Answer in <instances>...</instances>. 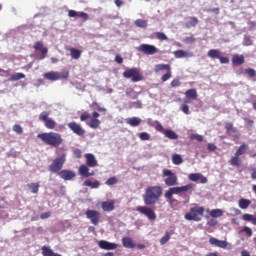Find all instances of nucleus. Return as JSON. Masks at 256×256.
Wrapping results in <instances>:
<instances>
[{
	"instance_id": "39",
	"label": "nucleus",
	"mask_w": 256,
	"mask_h": 256,
	"mask_svg": "<svg viewBox=\"0 0 256 256\" xmlns=\"http://www.w3.org/2000/svg\"><path fill=\"white\" fill-rule=\"evenodd\" d=\"M28 189H30L31 193L37 194L39 193V183H29L27 184Z\"/></svg>"
},
{
	"instance_id": "35",
	"label": "nucleus",
	"mask_w": 256,
	"mask_h": 256,
	"mask_svg": "<svg viewBox=\"0 0 256 256\" xmlns=\"http://www.w3.org/2000/svg\"><path fill=\"white\" fill-rule=\"evenodd\" d=\"M199 23V19L197 17H190V21L185 23L186 29H191V27H197V24Z\"/></svg>"
},
{
	"instance_id": "28",
	"label": "nucleus",
	"mask_w": 256,
	"mask_h": 256,
	"mask_svg": "<svg viewBox=\"0 0 256 256\" xmlns=\"http://www.w3.org/2000/svg\"><path fill=\"white\" fill-rule=\"evenodd\" d=\"M84 187H90L91 189H99L101 183L98 180H85L83 183Z\"/></svg>"
},
{
	"instance_id": "18",
	"label": "nucleus",
	"mask_w": 256,
	"mask_h": 256,
	"mask_svg": "<svg viewBox=\"0 0 256 256\" xmlns=\"http://www.w3.org/2000/svg\"><path fill=\"white\" fill-rule=\"evenodd\" d=\"M210 245H214V247H220V249H227V241L219 240L215 237L209 238Z\"/></svg>"
},
{
	"instance_id": "14",
	"label": "nucleus",
	"mask_w": 256,
	"mask_h": 256,
	"mask_svg": "<svg viewBox=\"0 0 256 256\" xmlns=\"http://www.w3.org/2000/svg\"><path fill=\"white\" fill-rule=\"evenodd\" d=\"M68 128L72 133H75V135H78V137H84L85 136V129L81 126V124L77 122H70L67 124Z\"/></svg>"
},
{
	"instance_id": "61",
	"label": "nucleus",
	"mask_w": 256,
	"mask_h": 256,
	"mask_svg": "<svg viewBox=\"0 0 256 256\" xmlns=\"http://www.w3.org/2000/svg\"><path fill=\"white\" fill-rule=\"evenodd\" d=\"M207 149H208V151H217V145H215L213 143H208Z\"/></svg>"
},
{
	"instance_id": "53",
	"label": "nucleus",
	"mask_w": 256,
	"mask_h": 256,
	"mask_svg": "<svg viewBox=\"0 0 256 256\" xmlns=\"http://www.w3.org/2000/svg\"><path fill=\"white\" fill-rule=\"evenodd\" d=\"M13 131L15 133H17L18 135H21V133H23V127H21V125H19V124H15L13 126Z\"/></svg>"
},
{
	"instance_id": "31",
	"label": "nucleus",
	"mask_w": 256,
	"mask_h": 256,
	"mask_svg": "<svg viewBox=\"0 0 256 256\" xmlns=\"http://www.w3.org/2000/svg\"><path fill=\"white\" fill-rule=\"evenodd\" d=\"M163 135H165V137H167V139H172V140L179 139V135H177V133H175V131H173L171 129H165L163 132Z\"/></svg>"
},
{
	"instance_id": "25",
	"label": "nucleus",
	"mask_w": 256,
	"mask_h": 256,
	"mask_svg": "<svg viewBox=\"0 0 256 256\" xmlns=\"http://www.w3.org/2000/svg\"><path fill=\"white\" fill-rule=\"evenodd\" d=\"M122 245L125 249H135L136 244L133 242L131 237H123L122 238Z\"/></svg>"
},
{
	"instance_id": "48",
	"label": "nucleus",
	"mask_w": 256,
	"mask_h": 256,
	"mask_svg": "<svg viewBox=\"0 0 256 256\" xmlns=\"http://www.w3.org/2000/svg\"><path fill=\"white\" fill-rule=\"evenodd\" d=\"M225 129H226V133H231V131L232 133H237V130L233 128V123L231 122H228L225 124Z\"/></svg>"
},
{
	"instance_id": "19",
	"label": "nucleus",
	"mask_w": 256,
	"mask_h": 256,
	"mask_svg": "<svg viewBox=\"0 0 256 256\" xmlns=\"http://www.w3.org/2000/svg\"><path fill=\"white\" fill-rule=\"evenodd\" d=\"M101 208L103 211H106L107 213L115 211V200L103 201L101 203Z\"/></svg>"
},
{
	"instance_id": "60",
	"label": "nucleus",
	"mask_w": 256,
	"mask_h": 256,
	"mask_svg": "<svg viewBox=\"0 0 256 256\" xmlns=\"http://www.w3.org/2000/svg\"><path fill=\"white\" fill-rule=\"evenodd\" d=\"M190 139H195L196 141H199V142L203 141V137L199 134H192Z\"/></svg>"
},
{
	"instance_id": "24",
	"label": "nucleus",
	"mask_w": 256,
	"mask_h": 256,
	"mask_svg": "<svg viewBox=\"0 0 256 256\" xmlns=\"http://www.w3.org/2000/svg\"><path fill=\"white\" fill-rule=\"evenodd\" d=\"M245 63V56L234 54L232 57V65L233 67H239Z\"/></svg>"
},
{
	"instance_id": "54",
	"label": "nucleus",
	"mask_w": 256,
	"mask_h": 256,
	"mask_svg": "<svg viewBox=\"0 0 256 256\" xmlns=\"http://www.w3.org/2000/svg\"><path fill=\"white\" fill-rule=\"evenodd\" d=\"M196 39L194 36H188L184 38V43L191 45L193 43H195Z\"/></svg>"
},
{
	"instance_id": "44",
	"label": "nucleus",
	"mask_w": 256,
	"mask_h": 256,
	"mask_svg": "<svg viewBox=\"0 0 256 256\" xmlns=\"http://www.w3.org/2000/svg\"><path fill=\"white\" fill-rule=\"evenodd\" d=\"M170 239H171V234L169 232H166L165 235L160 239V245H165L169 243Z\"/></svg>"
},
{
	"instance_id": "41",
	"label": "nucleus",
	"mask_w": 256,
	"mask_h": 256,
	"mask_svg": "<svg viewBox=\"0 0 256 256\" xmlns=\"http://www.w3.org/2000/svg\"><path fill=\"white\" fill-rule=\"evenodd\" d=\"M210 217H223V210L221 209H213L209 212Z\"/></svg>"
},
{
	"instance_id": "50",
	"label": "nucleus",
	"mask_w": 256,
	"mask_h": 256,
	"mask_svg": "<svg viewBox=\"0 0 256 256\" xmlns=\"http://www.w3.org/2000/svg\"><path fill=\"white\" fill-rule=\"evenodd\" d=\"M139 138L141 139V141H149V139H151V135H149V133L147 132H141L139 134Z\"/></svg>"
},
{
	"instance_id": "56",
	"label": "nucleus",
	"mask_w": 256,
	"mask_h": 256,
	"mask_svg": "<svg viewBox=\"0 0 256 256\" xmlns=\"http://www.w3.org/2000/svg\"><path fill=\"white\" fill-rule=\"evenodd\" d=\"M220 63L222 65H227L229 63V58L228 57H224L223 55L220 54V57L218 58Z\"/></svg>"
},
{
	"instance_id": "9",
	"label": "nucleus",
	"mask_w": 256,
	"mask_h": 256,
	"mask_svg": "<svg viewBox=\"0 0 256 256\" xmlns=\"http://www.w3.org/2000/svg\"><path fill=\"white\" fill-rule=\"evenodd\" d=\"M154 71L155 73H160V71H166V73L161 77L162 83L169 81V79L173 77V74L171 72V65L169 64H157L154 67Z\"/></svg>"
},
{
	"instance_id": "22",
	"label": "nucleus",
	"mask_w": 256,
	"mask_h": 256,
	"mask_svg": "<svg viewBox=\"0 0 256 256\" xmlns=\"http://www.w3.org/2000/svg\"><path fill=\"white\" fill-rule=\"evenodd\" d=\"M68 17H80V19H83V21L89 20V14L85 12H77L75 10H69Z\"/></svg>"
},
{
	"instance_id": "62",
	"label": "nucleus",
	"mask_w": 256,
	"mask_h": 256,
	"mask_svg": "<svg viewBox=\"0 0 256 256\" xmlns=\"http://www.w3.org/2000/svg\"><path fill=\"white\" fill-rule=\"evenodd\" d=\"M49 217H51V212H44L40 216L41 219H49Z\"/></svg>"
},
{
	"instance_id": "13",
	"label": "nucleus",
	"mask_w": 256,
	"mask_h": 256,
	"mask_svg": "<svg viewBox=\"0 0 256 256\" xmlns=\"http://www.w3.org/2000/svg\"><path fill=\"white\" fill-rule=\"evenodd\" d=\"M86 218L90 220L92 225H99V221H101V213L97 210H87L85 212Z\"/></svg>"
},
{
	"instance_id": "2",
	"label": "nucleus",
	"mask_w": 256,
	"mask_h": 256,
	"mask_svg": "<svg viewBox=\"0 0 256 256\" xmlns=\"http://www.w3.org/2000/svg\"><path fill=\"white\" fill-rule=\"evenodd\" d=\"M84 157L86 159V165L85 164L80 165L78 169L79 175L86 178L95 176V171L89 172V167L91 168L99 167V162L97 161V158H95V155L91 153H86Z\"/></svg>"
},
{
	"instance_id": "27",
	"label": "nucleus",
	"mask_w": 256,
	"mask_h": 256,
	"mask_svg": "<svg viewBox=\"0 0 256 256\" xmlns=\"http://www.w3.org/2000/svg\"><path fill=\"white\" fill-rule=\"evenodd\" d=\"M148 125H150V127H153L156 131H158V133H164L165 128H163V125L161 124V122L159 121H152V122H148Z\"/></svg>"
},
{
	"instance_id": "10",
	"label": "nucleus",
	"mask_w": 256,
	"mask_h": 256,
	"mask_svg": "<svg viewBox=\"0 0 256 256\" xmlns=\"http://www.w3.org/2000/svg\"><path fill=\"white\" fill-rule=\"evenodd\" d=\"M49 115H51V113L47 111L41 112L39 115V121L44 123V127H46V129L53 130L57 127V122L53 118L49 117Z\"/></svg>"
},
{
	"instance_id": "16",
	"label": "nucleus",
	"mask_w": 256,
	"mask_h": 256,
	"mask_svg": "<svg viewBox=\"0 0 256 256\" xmlns=\"http://www.w3.org/2000/svg\"><path fill=\"white\" fill-rule=\"evenodd\" d=\"M100 114L99 112H93L92 118L90 123L88 124L91 129H98V127L101 125V120L99 119Z\"/></svg>"
},
{
	"instance_id": "52",
	"label": "nucleus",
	"mask_w": 256,
	"mask_h": 256,
	"mask_svg": "<svg viewBox=\"0 0 256 256\" xmlns=\"http://www.w3.org/2000/svg\"><path fill=\"white\" fill-rule=\"evenodd\" d=\"M170 86L172 87V88H177V87H181V80H179V79H173L172 81H171V83H170Z\"/></svg>"
},
{
	"instance_id": "58",
	"label": "nucleus",
	"mask_w": 256,
	"mask_h": 256,
	"mask_svg": "<svg viewBox=\"0 0 256 256\" xmlns=\"http://www.w3.org/2000/svg\"><path fill=\"white\" fill-rule=\"evenodd\" d=\"M181 111L184 113V115H189L190 111H189V105L187 104H183L181 106Z\"/></svg>"
},
{
	"instance_id": "43",
	"label": "nucleus",
	"mask_w": 256,
	"mask_h": 256,
	"mask_svg": "<svg viewBox=\"0 0 256 256\" xmlns=\"http://www.w3.org/2000/svg\"><path fill=\"white\" fill-rule=\"evenodd\" d=\"M134 24L136 25V27H140L141 29H146L147 27V20H143V19H137Z\"/></svg>"
},
{
	"instance_id": "29",
	"label": "nucleus",
	"mask_w": 256,
	"mask_h": 256,
	"mask_svg": "<svg viewBox=\"0 0 256 256\" xmlns=\"http://www.w3.org/2000/svg\"><path fill=\"white\" fill-rule=\"evenodd\" d=\"M126 123L130 125V127H139L141 125V118L139 117H132L126 119Z\"/></svg>"
},
{
	"instance_id": "55",
	"label": "nucleus",
	"mask_w": 256,
	"mask_h": 256,
	"mask_svg": "<svg viewBox=\"0 0 256 256\" xmlns=\"http://www.w3.org/2000/svg\"><path fill=\"white\" fill-rule=\"evenodd\" d=\"M242 232L246 233V235L248 237H252L253 236V230L251 228L247 227V226L242 228Z\"/></svg>"
},
{
	"instance_id": "21",
	"label": "nucleus",
	"mask_w": 256,
	"mask_h": 256,
	"mask_svg": "<svg viewBox=\"0 0 256 256\" xmlns=\"http://www.w3.org/2000/svg\"><path fill=\"white\" fill-rule=\"evenodd\" d=\"M34 49L35 51H40V53H42V56L40 57V59H45V55L49 53V49L47 47H44L43 42L41 41H38L34 44Z\"/></svg>"
},
{
	"instance_id": "37",
	"label": "nucleus",
	"mask_w": 256,
	"mask_h": 256,
	"mask_svg": "<svg viewBox=\"0 0 256 256\" xmlns=\"http://www.w3.org/2000/svg\"><path fill=\"white\" fill-rule=\"evenodd\" d=\"M69 51H70V55H71L72 59L77 60V59L81 58V53H82L81 50L76 49V48H70Z\"/></svg>"
},
{
	"instance_id": "45",
	"label": "nucleus",
	"mask_w": 256,
	"mask_h": 256,
	"mask_svg": "<svg viewBox=\"0 0 256 256\" xmlns=\"http://www.w3.org/2000/svg\"><path fill=\"white\" fill-rule=\"evenodd\" d=\"M19 79H25V74H23V73H16V74H13L10 77V81H19Z\"/></svg>"
},
{
	"instance_id": "46",
	"label": "nucleus",
	"mask_w": 256,
	"mask_h": 256,
	"mask_svg": "<svg viewBox=\"0 0 256 256\" xmlns=\"http://www.w3.org/2000/svg\"><path fill=\"white\" fill-rule=\"evenodd\" d=\"M73 157L75 159H81L83 157V151H81V149L76 148L73 150Z\"/></svg>"
},
{
	"instance_id": "6",
	"label": "nucleus",
	"mask_w": 256,
	"mask_h": 256,
	"mask_svg": "<svg viewBox=\"0 0 256 256\" xmlns=\"http://www.w3.org/2000/svg\"><path fill=\"white\" fill-rule=\"evenodd\" d=\"M65 161H67V154L65 153L55 158L49 166L50 173H58V174L61 173V170L63 169V165H65Z\"/></svg>"
},
{
	"instance_id": "38",
	"label": "nucleus",
	"mask_w": 256,
	"mask_h": 256,
	"mask_svg": "<svg viewBox=\"0 0 256 256\" xmlns=\"http://www.w3.org/2000/svg\"><path fill=\"white\" fill-rule=\"evenodd\" d=\"M238 205H239L240 209H248L249 205H251V200L241 198L238 202Z\"/></svg>"
},
{
	"instance_id": "63",
	"label": "nucleus",
	"mask_w": 256,
	"mask_h": 256,
	"mask_svg": "<svg viewBox=\"0 0 256 256\" xmlns=\"http://www.w3.org/2000/svg\"><path fill=\"white\" fill-rule=\"evenodd\" d=\"M115 62L118 63V65H121L123 63V57L116 55Z\"/></svg>"
},
{
	"instance_id": "59",
	"label": "nucleus",
	"mask_w": 256,
	"mask_h": 256,
	"mask_svg": "<svg viewBox=\"0 0 256 256\" xmlns=\"http://www.w3.org/2000/svg\"><path fill=\"white\" fill-rule=\"evenodd\" d=\"M93 105L96 106V109H97V111H99V113H106L107 112V109L99 106V104L97 102H94Z\"/></svg>"
},
{
	"instance_id": "49",
	"label": "nucleus",
	"mask_w": 256,
	"mask_h": 256,
	"mask_svg": "<svg viewBox=\"0 0 256 256\" xmlns=\"http://www.w3.org/2000/svg\"><path fill=\"white\" fill-rule=\"evenodd\" d=\"M243 45H244L245 47H249V46L253 45V40H251V36H248V35H245V36H244Z\"/></svg>"
},
{
	"instance_id": "36",
	"label": "nucleus",
	"mask_w": 256,
	"mask_h": 256,
	"mask_svg": "<svg viewBox=\"0 0 256 256\" xmlns=\"http://www.w3.org/2000/svg\"><path fill=\"white\" fill-rule=\"evenodd\" d=\"M208 57H210V59H219V57H221V51L217 49H211L208 51Z\"/></svg>"
},
{
	"instance_id": "8",
	"label": "nucleus",
	"mask_w": 256,
	"mask_h": 256,
	"mask_svg": "<svg viewBox=\"0 0 256 256\" xmlns=\"http://www.w3.org/2000/svg\"><path fill=\"white\" fill-rule=\"evenodd\" d=\"M163 177H165L164 183L166 187H175L179 185L177 174L173 173V171L169 169H164Z\"/></svg>"
},
{
	"instance_id": "17",
	"label": "nucleus",
	"mask_w": 256,
	"mask_h": 256,
	"mask_svg": "<svg viewBox=\"0 0 256 256\" xmlns=\"http://www.w3.org/2000/svg\"><path fill=\"white\" fill-rule=\"evenodd\" d=\"M190 181H193L194 183H197V181H200V183H207V177L203 176L201 173H191L188 176Z\"/></svg>"
},
{
	"instance_id": "32",
	"label": "nucleus",
	"mask_w": 256,
	"mask_h": 256,
	"mask_svg": "<svg viewBox=\"0 0 256 256\" xmlns=\"http://www.w3.org/2000/svg\"><path fill=\"white\" fill-rule=\"evenodd\" d=\"M186 99H191L192 101H195L198 97L197 90L196 89H188L185 92Z\"/></svg>"
},
{
	"instance_id": "1",
	"label": "nucleus",
	"mask_w": 256,
	"mask_h": 256,
	"mask_svg": "<svg viewBox=\"0 0 256 256\" xmlns=\"http://www.w3.org/2000/svg\"><path fill=\"white\" fill-rule=\"evenodd\" d=\"M163 197V187L159 185L149 186L146 188L143 195V201L146 206H138L136 208L137 213L140 215H145L149 221H155L157 219V214L155 210L151 208L153 205H157Z\"/></svg>"
},
{
	"instance_id": "3",
	"label": "nucleus",
	"mask_w": 256,
	"mask_h": 256,
	"mask_svg": "<svg viewBox=\"0 0 256 256\" xmlns=\"http://www.w3.org/2000/svg\"><path fill=\"white\" fill-rule=\"evenodd\" d=\"M38 139H41L45 145L49 147H54L57 149L63 145V137L57 132H44L37 135Z\"/></svg>"
},
{
	"instance_id": "23",
	"label": "nucleus",
	"mask_w": 256,
	"mask_h": 256,
	"mask_svg": "<svg viewBox=\"0 0 256 256\" xmlns=\"http://www.w3.org/2000/svg\"><path fill=\"white\" fill-rule=\"evenodd\" d=\"M59 177L61 179H64L65 181H71L75 177V172L71 170H62L58 173Z\"/></svg>"
},
{
	"instance_id": "26",
	"label": "nucleus",
	"mask_w": 256,
	"mask_h": 256,
	"mask_svg": "<svg viewBox=\"0 0 256 256\" xmlns=\"http://www.w3.org/2000/svg\"><path fill=\"white\" fill-rule=\"evenodd\" d=\"M174 57L176 59H183L184 57H193V52H187L185 50H176L174 51Z\"/></svg>"
},
{
	"instance_id": "7",
	"label": "nucleus",
	"mask_w": 256,
	"mask_h": 256,
	"mask_svg": "<svg viewBox=\"0 0 256 256\" xmlns=\"http://www.w3.org/2000/svg\"><path fill=\"white\" fill-rule=\"evenodd\" d=\"M123 77L125 79H131L132 83H138V81H143V74L139 71V68L127 69L123 72Z\"/></svg>"
},
{
	"instance_id": "11",
	"label": "nucleus",
	"mask_w": 256,
	"mask_h": 256,
	"mask_svg": "<svg viewBox=\"0 0 256 256\" xmlns=\"http://www.w3.org/2000/svg\"><path fill=\"white\" fill-rule=\"evenodd\" d=\"M44 79H47L48 81H59V79H69V71L64 72H48L44 74Z\"/></svg>"
},
{
	"instance_id": "20",
	"label": "nucleus",
	"mask_w": 256,
	"mask_h": 256,
	"mask_svg": "<svg viewBox=\"0 0 256 256\" xmlns=\"http://www.w3.org/2000/svg\"><path fill=\"white\" fill-rule=\"evenodd\" d=\"M34 49L35 51H40V53H42V56L40 57V59H45V55L49 53V49L47 47H44L43 42L41 41H38L34 44Z\"/></svg>"
},
{
	"instance_id": "64",
	"label": "nucleus",
	"mask_w": 256,
	"mask_h": 256,
	"mask_svg": "<svg viewBox=\"0 0 256 256\" xmlns=\"http://www.w3.org/2000/svg\"><path fill=\"white\" fill-rule=\"evenodd\" d=\"M133 106L136 107V109H141V107H143V104L140 100H138L136 102H133Z\"/></svg>"
},
{
	"instance_id": "4",
	"label": "nucleus",
	"mask_w": 256,
	"mask_h": 256,
	"mask_svg": "<svg viewBox=\"0 0 256 256\" xmlns=\"http://www.w3.org/2000/svg\"><path fill=\"white\" fill-rule=\"evenodd\" d=\"M193 187V184H187L185 186L180 187H171L165 192L164 197L165 199H167L170 205H173V203H177V200L173 198L174 195H181V193L193 191Z\"/></svg>"
},
{
	"instance_id": "30",
	"label": "nucleus",
	"mask_w": 256,
	"mask_h": 256,
	"mask_svg": "<svg viewBox=\"0 0 256 256\" xmlns=\"http://www.w3.org/2000/svg\"><path fill=\"white\" fill-rule=\"evenodd\" d=\"M41 250L43 256H62L61 254L53 252L49 246H42Z\"/></svg>"
},
{
	"instance_id": "5",
	"label": "nucleus",
	"mask_w": 256,
	"mask_h": 256,
	"mask_svg": "<svg viewBox=\"0 0 256 256\" xmlns=\"http://www.w3.org/2000/svg\"><path fill=\"white\" fill-rule=\"evenodd\" d=\"M205 214V208L203 206H199L198 204H194L192 208H190V212L186 213L184 218L186 221H201V217Z\"/></svg>"
},
{
	"instance_id": "51",
	"label": "nucleus",
	"mask_w": 256,
	"mask_h": 256,
	"mask_svg": "<svg viewBox=\"0 0 256 256\" xmlns=\"http://www.w3.org/2000/svg\"><path fill=\"white\" fill-rule=\"evenodd\" d=\"M245 73L248 75V77L253 78L256 77V71L253 68L245 69Z\"/></svg>"
},
{
	"instance_id": "40",
	"label": "nucleus",
	"mask_w": 256,
	"mask_h": 256,
	"mask_svg": "<svg viewBox=\"0 0 256 256\" xmlns=\"http://www.w3.org/2000/svg\"><path fill=\"white\" fill-rule=\"evenodd\" d=\"M172 163L173 165H181L183 163V157L180 154H174L172 156Z\"/></svg>"
},
{
	"instance_id": "47",
	"label": "nucleus",
	"mask_w": 256,
	"mask_h": 256,
	"mask_svg": "<svg viewBox=\"0 0 256 256\" xmlns=\"http://www.w3.org/2000/svg\"><path fill=\"white\" fill-rule=\"evenodd\" d=\"M105 183L108 186L117 185V183H119V179H117V177L113 176V177H110Z\"/></svg>"
},
{
	"instance_id": "34",
	"label": "nucleus",
	"mask_w": 256,
	"mask_h": 256,
	"mask_svg": "<svg viewBox=\"0 0 256 256\" xmlns=\"http://www.w3.org/2000/svg\"><path fill=\"white\" fill-rule=\"evenodd\" d=\"M230 165L232 167H241V158L237 154H234V156L229 161Z\"/></svg>"
},
{
	"instance_id": "33",
	"label": "nucleus",
	"mask_w": 256,
	"mask_h": 256,
	"mask_svg": "<svg viewBox=\"0 0 256 256\" xmlns=\"http://www.w3.org/2000/svg\"><path fill=\"white\" fill-rule=\"evenodd\" d=\"M247 149H249V145L243 143L238 147V149L235 152V155L241 157V155H245V153H247Z\"/></svg>"
},
{
	"instance_id": "12",
	"label": "nucleus",
	"mask_w": 256,
	"mask_h": 256,
	"mask_svg": "<svg viewBox=\"0 0 256 256\" xmlns=\"http://www.w3.org/2000/svg\"><path fill=\"white\" fill-rule=\"evenodd\" d=\"M137 51L139 53H143L144 55H156V53H159V49L155 45L151 44H141Z\"/></svg>"
},
{
	"instance_id": "15",
	"label": "nucleus",
	"mask_w": 256,
	"mask_h": 256,
	"mask_svg": "<svg viewBox=\"0 0 256 256\" xmlns=\"http://www.w3.org/2000/svg\"><path fill=\"white\" fill-rule=\"evenodd\" d=\"M98 247H100V249H104L105 251H114V249H117V244L107 240H100L98 242Z\"/></svg>"
},
{
	"instance_id": "57",
	"label": "nucleus",
	"mask_w": 256,
	"mask_h": 256,
	"mask_svg": "<svg viewBox=\"0 0 256 256\" xmlns=\"http://www.w3.org/2000/svg\"><path fill=\"white\" fill-rule=\"evenodd\" d=\"M91 118V114L89 112H84L80 116V121H87V119Z\"/></svg>"
},
{
	"instance_id": "42",
	"label": "nucleus",
	"mask_w": 256,
	"mask_h": 256,
	"mask_svg": "<svg viewBox=\"0 0 256 256\" xmlns=\"http://www.w3.org/2000/svg\"><path fill=\"white\" fill-rule=\"evenodd\" d=\"M154 37H156V39L159 41H169V38L163 32H155Z\"/></svg>"
}]
</instances>
